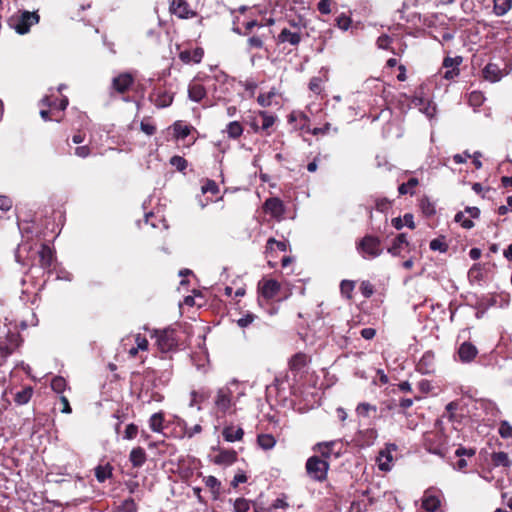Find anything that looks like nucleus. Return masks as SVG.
Instances as JSON below:
<instances>
[{
	"instance_id": "338daca9",
	"label": "nucleus",
	"mask_w": 512,
	"mask_h": 512,
	"mask_svg": "<svg viewBox=\"0 0 512 512\" xmlns=\"http://www.w3.org/2000/svg\"><path fill=\"white\" fill-rule=\"evenodd\" d=\"M392 42V39L390 36L383 34L378 37L377 39V46L380 49H388L390 44Z\"/></svg>"
},
{
	"instance_id": "e2e57ef3",
	"label": "nucleus",
	"mask_w": 512,
	"mask_h": 512,
	"mask_svg": "<svg viewBox=\"0 0 512 512\" xmlns=\"http://www.w3.org/2000/svg\"><path fill=\"white\" fill-rule=\"evenodd\" d=\"M256 318V316L252 313H247L243 317L237 320V325L241 328L248 327Z\"/></svg>"
},
{
	"instance_id": "c756f323",
	"label": "nucleus",
	"mask_w": 512,
	"mask_h": 512,
	"mask_svg": "<svg viewBox=\"0 0 512 512\" xmlns=\"http://www.w3.org/2000/svg\"><path fill=\"white\" fill-rule=\"evenodd\" d=\"M204 482L213 494V498L217 499L220 495L221 482L212 475L205 477Z\"/></svg>"
},
{
	"instance_id": "0eeeda50",
	"label": "nucleus",
	"mask_w": 512,
	"mask_h": 512,
	"mask_svg": "<svg viewBox=\"0 0 512 512\" xmlns=\"http://www.w3.org/2000/svg\"><path fill=\"white\" fill-rule=\"evenodd\" d=\"M38 21L39 16L36 12L25 11L21 14L20 18L17 20V23L15 24L14 27L17 33L23 35L30 30V27L33 24L38 23Z\"/></svg>"
},
{
	"instance_id": "ddd939ff",
	"label": "nucleus",
	"mask_w": 512,
	"mask_h": 512,
	"mask_svg": "<svg viewBox=\"0 0 512 512\" xmlns=\"http://www.w3.org/2000/svg\"><path fill=\"white\" fill-rule=\"evenodd\" d=\"M303 33L291 30L290 28H283L277 37V42L280 44L289 43L292 46H297L302 41Z\"/></svg>"
},
{
	"instance_id": "9d476101",
	"label": "nucleus",
	"mask_w": 512,
	"mask_h": 512,
	"mask_svg": "<svg viewBox=\"0 0 512 512\" xmlns=\"http://www.w3.org/2000/svg\"><path fill=\"white\" fill-rule=\"evenodd\" d=\"M416 370L421 374H431L435 371V355L432 351L424 352L418 363Z\"/></svg>"
},
{
	"instance_id": "f03ea898",
	"label": "nucleus",
	"mask_w": 512,
	"mask_h": 512,
	"mask_svg": "<svg viewBox=\"0 0 512 512\" xmlns=\"http://www.w3.org/2000/svg\"><path fill=\"white\" fill-rule=\"evenodd\" d=\"M329 463L318 456H311L306 461L308 476L317 482H323L327 478Z\"/></svg>"
},
{
	"instance_id": "37998d69",
	"label": "nucleus",
	"mask_w": 512,
	"mask_h": 512,
	"mask_svg": "<svg viewBox=\"0 0 512 512\" xmlns=\"http://www.w3.org/2000/svg\"><path fill=\"white\" fill-rule=\"evenodd\" d=\"M278 249L279 251L285 252L287 249L286 243L282 241H277L274 238H269L266 244V253L268 254L271 251Z\"/></svg>"
},
{
	"instance_id": "774afa93",
	"label": "nucleus",
	"mask_w": 512,
	"mask_h": 512,
	"mask_svg": "<svg viewBox=\"0 0 512 512\" xmlns=\"http://www.w3.org/2000/svg\"><path fill=\"white\" fill-rule=\"evenodd\" d=\"M360 289H361L362 295L366 298H369L370 296H372V294L374 292L372 284L368 281H363L361 283Z\"/></svg>"
},
{
	"instance_id": "13d9d810",
	"label": "nucleus",
	"mask_w": 512,
	"mask_h": 512,
	"mask_svg": "<svg viewBox=\"0 0 512 512\" xmlns=\"http://www.w3.org/2000/svg\"><path fill=\"white\" fill-rule=\"evenodd\" d=\"M336 23L341 30L346 31L349 29L351 25V18L344 14H341L336 18Z\"/></svg>"
},
{
	"instance_id": "de8ad7c7",
	"label": "nucleus",
	"mask_w": 512,
	"mask_h": 512,
	"mask_svg": "<svg viewBox=\"0 0 512 512\" xmlns=\"http://www.w3.org/2000/svg\"><path fill=\"white\" fill-rule=\"evenodd\" d=\"M174 132L177 138L184 139L190 134V127L176 122L173 125Z\"/></svg>"
},
{
	"instance_id": "20e7f679",
	"label": "nucleus",
	"mask_w": 512,
	"mask_h": 512,
	"mask_svg": "<svg viewBox=\"0 0 512 512\" xmlns=\"http://www.w3.org/2000/svg\"><path fill=\"white\" fill-rule=\"evenodd\" d=\"M157 344L162 352H169L177 347V333L172 328H167L158 332Z\"/></svg>"
},
{
	"instance_id": "b1692460",
	"label": "nucleus",
	"mask_w": 512,
	"mask_h": 512,
	"mask_svg": "<svg viewBox=\"0 0 512 512\" xmlns=\"http://www.w3.org/2000/svg\"><path fill=\"white\" fill-rule=\"evenodd\" d=\"M237 459V453L234 450H221L215 457L214 462L219 465H231Z\"/></svg>"
},
{
	"instance_id": "09e8293b",
	"label": "nucleus",
	"mask_w": 512,
	"mask_h": 512,
	"mask_svg": "<svg viewBox=\"0 0 512 512\" xmlns=\"http://www.w3.org/2000/svg\"><path fill=\"white\" fill-rule=\"evenodd\" d=\"M429 247L432 251H439L441 253H445L448 250V245L441 238L431 240Z\"/></svg>"
},
{
	"instance_id": "864d4df0",
	"label": "nucleus",
	"mask_w": 512,
	"mask_h": 512,
	"mask_svg": "<svg viewBox=\"0 0 512 512\" xmlns=\"http://www.w3.org/2000/svg\"><path fill=\"white\" fill-rule=\"evenodd\" d=\"M499 434L502 438L508 439L512 437V426L508 421L503 420L499 426Z\"/></svg>"
},
{
	"instance_id": "e433bc0d",
	"label": "nucleus",
	"mask_w": 512,
	"mask_h": 512,
	"mask_svg": "<svg viewBox=\"0 0 512 512\" xmlns=\"http://www.w3.org/2000/svg\"><path fill=\"white\" fill-rule=\"evenodd\" d=\"M32 394H33L32 388L31 387H26V388L22 389L21 391H18L15 394L14 401L18 405L27 404L30 401V399L32 397Z\"/></svg>"
},
{
	"instance_id": "a18cd8bd",
	"label": "nucleus",
	"mask_w": 512,
	"mask_h": 512,
	"mask_svg": "<svg viewBox=\"0 0 512 512\" xmlns=\"http://www.w3.org/2000/svg\"><path fill=\"white\" fill-rule=\"evenodd\" d=\"M51 388L54 392L61 394L66 388V380L61 376H56L51 381Z\"/></svg>"
},
{
	"instance_id": "1a4fd4ad",
	"label": "nucleus",
	"mask_w": 512,
	"mask_h": 512,
	"mask_svg": "<svg viewBox=\"0 0 512 512\" xmlns=\"http://www.w3.org/2000/svg\"><path fill=\"white\" fill-rule=\"evenodd\" d=\"M462 63V57L460 56H457V57H446L444 58L443 60V68L447 69L444 74H443V78H445L446 80H452L454 79L456 76L459 75V66L460 64Z\"/></svg>"
},
{
	"instance_id": "bf43d9fd",
	"label": "nucleus",
	"mask_w": 512,
	"mask_h": 512,
	"mask_svg": "<svg viewBox=\"0 0 512 512\" xmlns=\"http://www.w3.org/2000/svg\"><path fill=\"white\" fill-rule=\"evenodd\" d=\"M309 89L315 94H320L323 90L321 78L313 77L309 82Z\"/></svg>"
},
{
	"instance_id": "8fccbe9b",
	"label": "nucleus",
	"mask_w": 512,
	"mask_h": 512,
	"mask_svg": "<svg viewBox=\"0 0 512 512\" xmlns=\"http://www.w3.org/2000/svg\"><path fill=\"white\" fill-rule=\"evenodd\" d=\"M234 512H247L250 509V501L240 497L234 501Z\"/></svg>"
},
{
	"instance_id": "4d7b16f0",
	"label": "nucleus",
	"mask_w": 512,
	"mask_h": 512,
	"mask_svg": "<svg viewBox=\"0 0 512 512\" xmlns=\"http://www.w3.org/2000/svg\"><path fill=\"white\" fill-rule=\"evenodd\" d=\"M406 248L407 247L402 246V245L398 244L397 242L393 241L392 245L387 249V252L394 257H403L402 252Z\"/></svg>"
},
{
	"instance_id": "6e6552de",
	"label": "nucleus",
	"mask_w": 512,
	"mask_h": 512,
	"mask_svg": "<svg viewBox=\"0 0 512 512\" xmlns=\"http://www.w3.org/2000/svg\"><path fill=\"white\" fill-rule=\"evenodd\" d=\"M170 11L181 19L192 18L196 15L195 11L190 8L186 0H171Z\"/></svg>"
},
{
	"instance_id": "dca6fc26",
	"label": "nucleus",
	"mask_w": 512,
	"mask_h": 512,
	"mask_svg": "<svg viewBox=\"0 0 512 512\" xmlns=\"http://www.w3.org/2000/svg\"><path fill=\"white\" fill-rule=\"evenodd\" d=\"M477 354L478 350L476 346L470 342H463L458 348V356L463 363L471 362Z\"/></svg>"
},
{
	"instance_id": "423d86ee",
	"label": "nucleus",
	"mask_w": 512,
	"mask_h": 512,
	"mask_svg": "<svg viewBox=\"0 0 512 512\" xmlns=\"http://www.w3.org/2000/svg\"><path fill=\"white\" fill-rule=\"evenodd\" d=\"M155 379L147 375L142 383L139 398L146 403H151L152 401H161L162 396L153 390Z\"/></svg>"
},
{
	"instance_id": "473e14b6",
	"label": "nucleus",
	"mask_w": 512,
	"mask_h": 512,
	"mask_svg": "<svg viewBox=\"0 0 512 512\" xmlns=\"http://www.w3.org/2000/svg\"><path fill=\"white\" fill-rule=\"evenodd\" d=\"M414 103L420 107V111L424 113L427 117L432 118L436 113V106L430 102L424 103V99L416 97L414 99Z\"/></svg>"
},
{
	"instance_id": "0e129e2a",
	"label": "nucleus",
	"mask_w": 512,
	"mask_h": 512,
	"mask_svg": "<svg viewBox=\"0 0 512 512\" xmlns=\"http://www.w3.org/2000/svg\"><path fill=\"white\" fill-rule=\"evenodd\" d=\"M201 192H219V187L214 180L206 179L201 187Z\"/></svg>"
},
{
	"instance_id": "7c9ffc66",
	"label": "nucleus",
	"mask_w": 512,
	"mask_h": 512,
	"mask_svg": "<svg viewBox=\"0 0 512 512\" xmlns=\"http://www.w3.org/2000/svg\"><path fill=\"white\" fill-rule=\"evenodd\" d=\"M208 398H209V394L207 391H204V390L192 391L189 406L190 407L197 406V410L200 411L202 409L200 406V403L207 400Z\"/></svg>"
},
{
	"instance_id": "c85d7f7f",
	"label": "nucleus",
	"mask_w": 512,
	"mask_h": 512,
	"mask_svg": "<svg viewBox=\"0 0 512 512\" xmlns=\"http://www.w3.org/2000/svg\"><path fill=\"white\" fill-rule=\"evenodd\" d=\"M493 11L497 16H503L512 8V0H494Z\"/></svg>"
},
{
	"instance_id": "a19ab883",
	"label": "nucleus",
	"mask_w": 512,
	"mask_h": 512,
	"mask_svg": "<svg viewBox=\"0 0 512 512\" xmlns=\"http://www.w3.org/2000/svg\"><path fill=\"white\" fill-rule=\"evenodd\" d=\"M41 103L45 106H48V107H51V108H57L59 110H65L67 105H68V98L67 97H63L59 103H56V102H52L50 97L49 96H45L42 100H41Z\"/></svg>"
},
{
	"instance_id": "aec40b11",
	"label": "nucleus",
	"mask_w": 512,
	"mask_h": 512,
	"mask_svg": "<svg viewBox=\"0 0 512 512\" xmlns=\"http://www.w3.org/2000/svg\"><path fill=\"white\" fill-rule=\"evenodd\" d=\"M188 96L190 100L200 102L206 96V89L201 83L193 81L189 84Z\"/></svg>"
},
{
	"instance_id": "49530a36",
	"label": "nucleus",
	"mask_w": 512,
	"mask_h": 512,
	"mask_svg": "<svg viewBox=\"0 0 512 512\" xmlns=\"http://www.w3.org/2000/svg\"><path fill=\"white\" fill-rule=\"evenodd\" d=\"M376 411H377L376 406L371 405V404L366 403V402H362V403L358 404V406L356 408L357 414L359 416H363V417H367L370 412H374L375 413Z\"/></svg>"
},
{
	"instance_id": "39448f33",
	"label": "nucleus",
	"mask_w": 512,
	"mask_h": 512,
	"mask_svg": "<svg viewBox=\"0 0 512 512\" xmlns=\"http://www.w3.org/2000/svg\"><path fill=\"white\" fill-rule=\"evenodd\" d=\"M480 216L478 207L467 206L464 211H459L454 217V221L459 223L464 229H471L474 227L472 219H477Z\"/></svg>"
},
{
	"instance_id": "680f3d73",
	"label": "nucleus",
	"mask_w": 512,
	"mask_h": 512,
	"mask_svg": "<svg viewBox=\"0 0 512 512\" xmlns=\"http://www.w3.org/2000/svg\"><path fill=\"white\" fill-rule=\"evenodd\" d=\"M354 287V282L350 280H343L340 284L341 293L346 295L347 297H350V294L354 290Z\"/></svg>"
},
{
	"instance_id": "5fc2aeb1",
	"label": "nucleus",
	"mask_w": 512,
	"mask_h": 512,
	"mask_svg": "<svg viewBox=\"0 0 512 512\" xmlns=\"http://www.w3.org/2000/svg\"><path fill=\"white\" fill-rule=\"evenodd\" d=\"M172 166H174L178 171H184L187 168V161L181 156H173L170 160Z\"/></svg>"
},
{
	"instance_id": "6e6d98bb",
	"label": "nucleus",
	"mask_w": 512,
	"mask_h": 512,
	"mask_svg": "<svg viewBox=\"0 0 512 512\" xmlns=\"http://www.w3.org/2000/svg\"><path fill=\"white\" fill-rule=\"evenodd\" d=\"M418 185V179L416 177H410L407 182H403L398 187V192H408V189H412Z\"/></svg>"
},
{
	"instance_id": "ea45409f",
	"label": "nucleus",
	"mask_w": 512,
	"mask_h": 512,
	"mask_svg": "<svg viewBox=\"0 0 512 512\" xmlns=\"http://www.w3.org/2000/svg\"><path fill=\"white\" fill-rule=\"evenodd\" d=\"M306 355L303 353H297L290 360V369L292 371H299L306 365Z\"/></svg>"
},
{
	"instance_id": "393cba45",
	"label": "nucleus",
	"mask_w": 512,
	"mask_h": 512,
	"mask_svg": "<svg viewBox=\"0 0 512 512\" xmlns=\"http://www.w3.org/2000/svg\"><path fill=\"white\" fill-rule=\"evenodd\" d=\"M133 467H141L146 462V452L143 448L137 447L131 450L129 456Z\"/></svg>"
},
{
	"instance_id": "f8f14e48",
	"label": "nucleus",
	"mask_w": 512,
	"mask_h": 512,
	"mask_svg": "<svg viewBox=\"0 0 512 512\" xmlns=\"http://www.w3.org/2000/svg\"><path fill=\"white\" fill-rule=\"evenodd\" d=\"M149 98L158 108H166L173 102V95L162 89H155Z\"/></svg>"
},
{
	"instance_id": "58836bf2",
	"label": "nucleus",
	"mask_w": 512,
	"mask_h": 512,
	"mask_svg": "<svg viewBox=\"0 0 512 512\" xmlns=\"http://www.w3.org/2000/svg\"><path fill=\"white\" fill-rule=\"evenodd\" d=\"M498 296L497 295H487L483 296L478 301V308L482 309L483 311H486L490 307L497 306L498 305Z\"/></svg>"
},
{
	"instance_id": "2f4dec72",
	"label": "nucleus",
	"mask_w": 512,
	"mask_h": 512,
	"mask_svg": "<svg viewBox=\"0 0 512 512\" xmlns=\"http://www.w3.org/2000/svg\"><path fill=\"white\" fill-rule=\"evenodd\" d=\"M257 443L263 450H271L275 446L276 440L271 434H259Z\"/></svg>"
},
{
	"instance_id": "f257e3e1",
	"label": "nucleus",
	"mask_w": 512,
	"mask_h": 512,
	"mask_svg": "<svg viewBox=\"0 0 512 512\" xmlns=\"http://www.w3.org/2000/svg\"><path fill=\"white\" fill-rule=\"evenodd\" d=\"M357 252L366 260H372L383 253V247L378 237L367 235L356 244Z\"/></svg>"
},
{
	"instance_id": "4468645a",
	"label": "nucleus",
	"mask_w": 512,
	"mask_h": 512,
	"mask_svg": "<svg viewBox=\"0 0 512 512\" xmlns=\"http://www.w3.org/2000/svg\"><path fill=\"white\" fill-rule=\"evenodd\" d=\"M39 263L43 269H50L54 260L55 252L48 244H42L38 251Z\"/></svg>"
},
{
	"instance_id": "c9c22d12",
	"label": "nucleus",
	"mask_w": 512,
	"mask_h": 512,
	"mask_svg": "<svg viewBox=\"0 0 512 512\" xmlns=\"http://www.w3.org/2000/svg\"><path fill=\"white\" fill-rule=\"evenodd\" d=\"M164 416L162 413H154L149 419V427L153 432H161L163 429Z\"/></svg>"
},
{
	"instance_id": "a878e982",
	"label": "nucleus",
	"mask_w": 512,
	"mask_h": 512,
	"mask_svg": "<svg viewBox=\"0 0 512 512\" xmlns=\"http://www.w3.org/2000/svg\"><path fill=\"white\" fill-rule=\"evenodd\" d=\"M422 507L427 512H435L440 507V500L434 495L425 493L422 500Z\"/></svg>"
},
{
	"instance_id": "9b49d317",
	"label": "nucleus",
	"mask_w": 512,
	"mask_h": 512,
	"mask_svg": "<svg viewBox=\"0 0 512 512\" xmlns=\"http://www.w3.org/2000/svg\"><path fill=\"white\" fill-rule=\"evenodd\" d=\"M264 211L272 217L281 219L284 215V204L282 200L277 197L269 198L264 203Z\"/></svg>"
},
{
	"instance_id": "f3484780",
	"label": "nucleus",
	"mask_w": 512,
	"mask_h": 512,
	"mask_svg": "<svg viewBox=\"0 0 512 512\" xmlns=\"http://www.w3.org/2000/svg\"><path fill=\"white\" fill-rule=\"evenodd\" d=\"M133 83V78L129 73H122L113 78L112 87L119 93L126 92Z\"/></svg>"
},
{
	"instance_id": "79ce46f5",
	"label": "nucleus",
	"mask_w": 512,
	"mask_h": 512,
	"mask_svg": "<svg viewBox=\"0 0 512 512\" xmlns=\"http://www.w3.org/2000/svg\"><path fill=\"white\" fill-rule=\"evenodd\" d=\"M288 25V28L299 33H303V30H305L307 26L306 21L301 17L289 19Z\"/></svg>"
},
{
	"instance_id": "a211bd4d",
	"label": "nucleus",
	"mask_w": 512,
	"mask_h": 512,
	"mask_svg": "<svg viewBox=\"0 0 512 512\" xmlns=\"http://www.w3.org/2000/svg\"><path fill=\"white\" fill-rule=\"evenodd\" d=\"M482 73L484 79L492 83L500 81L501 78L503 77L502 70L495 63H488L484 67Z\"/></svg>"
},
{
	"instance_id": "412c9836",
	"label": "nucleus",
	"mask_w": 512,
	"mask_h": 512,
	"mask_svg": "<svg viewBox=\"0 0 512 512\" xmlns=\"http://www.w3.org/2000/svg\"><path fill=\"white\" fill-rule=\"evenodd\" d=\"M204 55V52L201 48H196L192 51L190 50H184L181 51L179 54V58L184 63H199L202 60V57Z\"/></svg>"
},
{
	"instance_id": "f704fd0d",
	"label": "nucleus",
	"mask_w": 512,
	"mask_h": 512,
	"mask_svg": "<svg viewBox=\"0 0 512 512\" xmlns=\"http://www.w3.org/2000/svg\"><path fill=\"white\" fill-rule=\"evenodd\" d=\"M226 132L232 139L239 138L243 133V127L238 121L229 122L226 126Z\"/></svg>"
},
{
	"instance_id": "c03bdc74",
	"label": "nucleus",
	"mask_w": 512,
	"mask_h": 512,
	"mask_svg": "<svg viewBox=\"0 0 512 512\" xmlns=\"http://www.w3.org/2000/svg\"><path fill=\"white\" fill-rule=\"evenodd\" d=\"M259 116L261 117V129H269L275 122V116L267 113L266 111H260Z\"/></svg>"
},
{
	"instance_id": "2eb2a0df",
	"label": "nucleus",
	"mask_w": 512,
	"mask_h": 512,
	"mask_svg": "<svg viewBox=\"0 0 512 512\" xmlns=\"http://www.w3.org/2000/svg\"><path fill=\"white\" fill-rule=\"evenodd\" d=\"M231 397L232 393L229 388L223 387L218 389L217 395L215 398L216 407L222 411L226 412L231 406Z\"/></svg>"
},
{
	"instance_id": "603ef678",
	"label": "nucleus",
	"mask_w": 512,
	"mask_h": 512,
	"mask_svg": "<svg viewBox=\"0 0 512 512\" xmlns=\"http://www.w3.org/2000/svg\"><path fill=\"white\" fill-rule=\"evenodd\" d=\"M138 506L133 498L125 499L120 506L121 512H137Z\"/></svg>"
},
{
	"instance_id": "7ed1b4c3",
	"label": "nucleus",
	"mask_w": 512,
	"mask_h": 512,
	"mask_svg": "<svg viewBox=\"0 0 512 512\" xmlns=\"http://www.w3.org/2000/svg\"><path fill=\"white\" fill-rule=\"evenodd\" d=\"M425 449L434 455L441 458L445 456L446 448L444 445V436L440 433L428 432L424 435Z\"/></svg>"
},
{
	"instance_id": "72a5a7b5",
	"label": "nucleus",
	"mask_w": 512,
	"mask_h": 512,
	"mask_svg": "<svg viewBox=\"0 0 512 512\" xmlns=\"http://www.w3.org/2000/svg\"><path fill=\"white\" fill-rule=\"evenodd\" d=\"M112 476V467L107 464L105 466H97L95 468V477L98 482L103 483Z\"/></svg>"
},
{
	"instance_id": "bb28decb",
	"label": "nucleus",
	"mask_w": 512,
	"mask_h": 512,
	"mask_svg": "<svg viewBox=\"0 0 512 512\" xmlns=\"http://www.w3.org/2000/svg\"><path fill=\"white\" fill-rule=\"evenodd\" d=\"M336 445V441H328V442H321L317 443L314 447V451H318L321 456L324 458V460L330 458L333 447Z\"/></svg>"
},
{
	"instance_id": "cd10ccee",
	"label": "nucleus",
	"mask_w": 512,
	"mask_h": 512,
	"mask_svg": "<svg viewBox=\"0 0 512 512\" xmlns=\"http://www.w3.org/2000/svg\"><path fill=\"white\" fill-rule=\"evenodd\" d=\"M422 213L426 217H431L436 213V204L431 201L428 197L424 196L421 198L419 203Z\"/></svg>"
},
{
	"instance_id": "69168bd1",
	"label": "nucleus",
	"mask_w": 512,
	"mask_h": 512,
	"mask_svg": "<svg viewBox=\"0 0 512 512\" xmlns=\"http://www.w3.org/2000/svg\"><path fill=\"white\" fill-rule=\"evenodd\" d=\"M484 97L481 92L473 91L469 95V102L473 106H479L482 104Z\"/></svg>"
},
{
	"instance_id": "052dcab7",
	"label": "nucleus",
	"mask_w": 512,
	"mask_h": 512,
	"mask_svg": "<svg viewBox=\"0 0 512 512\" xmlns=\"http://www.w3.org/2000/svg\"><path fill=\"white\" fill-rule=\"evenodd\" d=\"M13 206L12 199L4 194H0V211L6 212L9 211Z\"/></svg>"
},
{
	"instance_id": "3c124183",
	"label": "nucleus",
	"mask_w": 512,
	"mask_h": 512,
	"mask_svg": "<svg viewBox=\"0 0 512 512\" xmlns=\"http://www.w3.org/2000/svg\"><path fill=\"white\" fill-rule=\"evenodd\" d=\"M276 95L274 91H269L268 93L259 94L257 97V102L262 107H268L272 104V98Z\"/></svg>"
},
{
	"instance_id": "6ab92c4d",
	"label": "nucleus",
	"mask_w": 512,
	"mask_h": 512,
	"mask_svg": "<svg viewBox=\"0 0 512 512\" xmlns=\"http://www.w3.org/2000/svg\"><path fill=\"white\" fill-rule=\"evenodd\" d=\"M261 293L264 298L272 299L280 291V284L274 279L265 280L260 287Z\"/></svg>"
},
{
	"instance_id": "4be33fe9",
	"label": "nucleus",
	"mask_w": 512,
	"mask_h": 512,
	"mask_svg": "<svg viewBox=\"0 0 512 512\" xmlns=\"http://www.w3.org/2000/svg\"><path fill=\"white\" fill-rule=\"evenodd\" d=\"M491 461L494 467H512V461L509 459L508 454L503 451L493 452L491 454Z\"/></svg>"
},
{
	"instance_id": "5701e85b",
	"label": "nucleus",
	"mask_w": 512,
	"mask_h": 512,
	"mask_svg": "<svg viewBox=\"0 0 512 512\" xmlns=\"http://www.w3.org/2000/svg\"><path fill=\"white\" fill-rule=\"evenodd\" d=\"M223 437L228 442H235L242 439L244 431L241 427L227 426L223 429Z\"/></svg>"
},
{
	"instance_id": "4c0bfd02",
	"label": "nucleus",
	"mask_w": 512,
	"mask_h": 512,
	"mask_svg": "<svg viewBox=\"0 0 512 512\" xmlns=\"http://www.w3.org/2000/svg\"><path fill=\"white\" fill-rule=\"evenodd\" d=\"M392 455L388 451H381L379 455V464L378 467L381 471H390L391 470V462Z\"/></svg>"
}]
</instances>
